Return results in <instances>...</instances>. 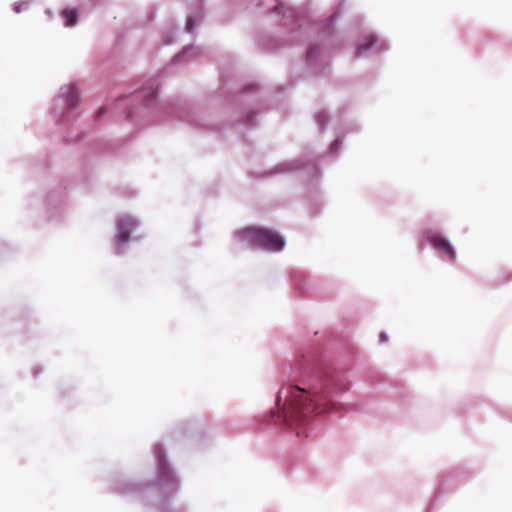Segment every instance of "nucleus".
<instances>
[{"instance_id":"15","label":"nucleus","mask_w":512,"mask_h":512,"mask_svg":"<svg viewBox=\"0 0 512 512\" xmlns=\"http://www.w3.org/2000/svg\"><path fill=\"white\" fill-rule=\"evenodd\" d=\"M322 117H324V115H318V121H321Z\"/></svg>"},{"instance_id":"4","label":"nucleus","mask_w":512,"mask_h":512,"mask_svg":"<svg viewBox=\"0 0 512 512\" xmlns=\"http://www.w3.org/2000/svg\"><path fill=\"white\" fill-rule=\"evenodd\" d=\"M426 238L432 248L447 261H456V250L448 238L434 231L427 232Z\"/></svg>"},{"instance_id":"13","label":"nucleus","mask_w":512,"mask_h":512,"mask_svg":"<svg viewBox=\"0 0 512 512\" xmlns=\"http://www.w3.org/2000/svg\"><path fill=\"white\" fill-rule=\"evenodd\" d=\"M379 339H380L381 342H386L387 341V335L382 333V334H380Z\"/></svg>"},{"instance_id":"5","label":"nucleus","mask_w":512,"mask_h":512,"mask_svg":"<svg viewBox=\"0 0 512 512\" xmlns=\"http://www.w3.org/2000/svg\"><path fill=\"white\" fill-rule=\"evenodd\" d=\"M154 456L157 461L159 479L163 485H174L178 484V479L175 476L172 469L169 467L168 462L165 458V451L162 446H157L154 450Z\"/></svg>"},{"instance_id":"10","label":"nucleus","mask_w":512,"mask_h":512,"mask_svg":"<svg viewBox=\"0 0 512 512\" xmlns=\"http://www.w3.org/2000/svg\"><path fill=\"white\" fill-rule=\"evenodd\" d=\"M27 4H28L27 2L16 3L13 7L14 12L20 13L22 11V6H26Z\"/></svg>"},{"instance_id":"1","label":"nucleus","mask_w":512,"mask_h":512,"mask_svg":"<svg viewBox=\"0 0 512 512\" xmlns=\"http://www.w3.org/2000/svg\"><path fill=\"white\" fill-rule=\"evenodd\" d=\"M276 405L285 424L293 429L297 436L306 434V427L313 417L325 415L341 407V404L330 399L326 392L298 386L282 387L278 392Z\"/></svg>"},{"instance_id":"11","label":"nucleus","mask_w":512,"mask_h":512,"mask_svg":"<svg viewBox=\"0 0 512 512\" xmlns=\"http://www.w3.org/2000/svg\"><path fill=\"white\" fill-rule=\"evenodd\" d=\"M194 21L192 18H188L186 22V30L187 32H192L193 30Z\"/></svg>"},{"instance_id":"2","label":"nucleus","mask_w":512,"mask_h":512,"mask_svg":"<svg viewBox=\"0 0 512 512\" xmlns=\"http://www.w3.org/2000/svg\"><path fill=\"white\" fill-rule=\"evenodd\" d=\"M234 237L240 244L270 252H280L286 244L285 239L279 233L260 226H247L239 229Z\"/></svg>"},{"instance_id":"12","label":"nucleus","mask_w":512,"mask_h":512,"mask_svg":"<svg viewBox=\"0 0 512 512\" xmlns=\"http://www.w3.org/2000/svg\"><path fill=\"white\" fill-rule=\"evenodd\" d=\"M190 52H192V53H193V55H194V54H196V51H195V49H194V48H187V49H185V50L183 51V54H189Z\"/></svg>"},{"instance_id":"9","label":"nucleus","mask_w":512,"mask_h":512,"mask_svg":"<svg viewBox=\"0 0 512 512\" xmlns=\"http://www.w3.org/2000/svg\"><path fill=\"white\" fill-rule=\"evenodd\" d=\"M158 88L153 82L146 83L141 88V95L146 99L147 102H151L157 96Z\"/></svg>"},{"instance_id":"14","label":"nucleus","mask_w":512,"mask_h":512,"mask_svg":"<svg viewBox=\"0 0 512 512\" xmlns=\"http://www.w3.org/2000/svg\"><path fill=\"white\" fill-rule=\"evenodd\" d=\"M338 146H339V141H338V140H336V141L333 143V145H332V149H333V150H336V149L338 148Z\"/></svg>"},{"instance_id":"3","label":"nucleus","mask_w":512,"mask_h":512,"mask_svg":"<svg viewBox=\"0 0 512 512\" xmlns=\"http://www.w3.org/2000/svg\"><path fill=\"white\" fill-rule=\"evenodd\" d=\"M141 219L132 213L123 212L115 220V242L117 249L121 250L131 241V236L141 226Z\"/></svg>"},{"instance_id":"6","label":"nucleus","mask_w":512,"mask_h":512,"mask_svg":"<svg viewBox=\"0 0 512 512\" xmlns=\"http://www.w3.org/2000/svg\"><path fill=\"white\" fill-rule=\"evenodd\" d=\"M388 49V43L375 35L366 36L362 42L357 45L356 52L357 56H365L369 52L380 53Z\"/></svg>"},{"instance_id":"7","label":"nucleus","mask_w":512,"mask_h":512,"mask_svg":"<svg viewBox=\"0 0 512 512\" xmlns=\"http://www.w3.org/2000/svg\"><path fill=\"white\" fill-rule=\"evenodd\" d=\"M57 99L65 103L68 108H75L80 101V91L76 83H67L60 87Z\"/></svg>"},{"instance_id":"8","label":"nucleus","mask_w":512,"mask_h":512,"mask_svg":"<svg viewBox=\"0 0 512 512\" xmlns=\"http://www.w3.org/2000/svg\"><path fill=\"white\" fill-rule=\"evenodd\" d=\"M61 16L66 27H73L78 21V12L75 9L67 8L63 10Z\"/></svg>"}]
</instances>
